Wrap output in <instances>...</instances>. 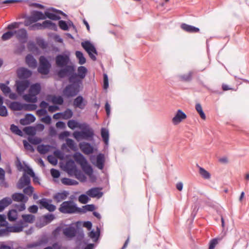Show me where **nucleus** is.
Listing matches in <instances>:
<instances>
[{
	"instance_id": "bf43d9fd",
	"label": "nucleus",
	"mask_w": 249,
	"mask_h": 249,
	"mask_svg": "<svg viewBox=\"0 0 249 249\" xmlns=\"http://www.w3.org/2000/svg\"><path fill=\"white\" fill-rule=\"evenodd\" d=\"M89 200V198L88 196L83 194L80 195L78 197V201L82 204H86Z\"/></svg>"
},
{
	"instance_id": "774afa93",
	"label": "nucleus",
	"mask_w": 249,
	"mask_h": 249,
	"mask_svg": "<svg viewBox=\"0 0 249 249\" xmlns=\"http://www.w3.org/2000/svg\"><path fill=\"white\" fill-rule=\"evenodd\" d=\"M8 115V112L6 107L4 106L0 107V116L2 117H6Z\"/></svg>"
},
{
	"instance_id": "39448f33",
	"label": "nucleus",
	"mask_w": 249,
	"mask_h": 249,
	"mask_svg": "<svg viewBox=\"0 0 249 249\" xmlns=\"http://www.w3.org/2000/svg\"><path fill=\"white\" fill-rule=\"evenodd\" d=\"M39 61V65L37 69L38 72L41 74H48L51 68V63L44 56H40Z\"/></svg>"
},
{
	"instance_id": "a878e982",
	"label": "nucleus",
	"mask_w": 249,
	"mask_h": 249,
	"mask_svg": "<svg viewBox=\"0 0 249 249\" xmlns=\"http://www.w3.org/2000/svg\"><path fill=\"white\" fill-rule=\"evenodd\" d=\"M12 202V199L9 197H6L0 200V212L10 205Z\"/></svg>"
},
{
	"instance_id": "338daca9",
	"label": "nucleus",
	"mask_w": 249,
	"mask_h": 249,
	"mask_svg": "<svg viewBox=\"0 0 249 249\" xmlns=\"http://www.w3.org/2000/svg\"><path fill=\"white\" fill-rule=\"evenodd\" d=\"M25 118L29 124L33 123L36 120V117L32 114H27L25 116Z\"/></svg>"
},
{
	"instance_id": "680f3d73",
	"label": "nucleus",
	"mask_w": 249,
	"mask_h": 249,
	"mask_svg": "<svg viewBox=\"0 0 249 249\" xmlns=\"http://www.w3.org/2000/svg\"><path fill=\"white\" fill-rule=\"evenodd\" d=\"M28 141L31 143L33 144H38L41 142V140L36 137H29Z\"/></svg>"
},
{
	"instance_id": "ddd939ff",
	"label": "nucleus",
	"mask_w": 249,
	"mask_h": 249,
	"mask_svg": "<svg viewBox=\"0 0 249 249\" xmlns=\"http://www.w3.org/2000/svg\"><path fill=\"white\" fill-rule=\"evenodd\" d=\"M17 38L21 43H25L27 40V33L25 29L22 28L14 31Z\"/></svg>"
},
{
	"instance_id": "f03ea898",
	"label": "nucleus",
	"mask_w": 249,
	"mask_h": 249,
	"mask_svg": "<svg viewBox=\"0 0 249 249\" xmlns=\"http://www.w3.org/2000/svg\"><path fill=\"white\" fill-rule=\"evenodd\" d=\"M59 211L64 214H73L82 212V209L77 206L73 201H65L63 202L58 208Z\"/></svg>"
},
{
	"instance_id": "49530a36",
	"label": "nucleus",
	"mask_w": 249,
	"mask_h": 249,
	"mask_svg": "<svg viewBox=\"0 0 249 249\" xmlns=\"http://www.w3.org/2000/svg\"><path fill=\"white\" fill-rule=\"evenodd\" d=\"M0 89L5 96H7L11 91V89L3 83L0 84Z\"/></svg>"
},
{
	"instance_id": "412c9836",
	"label": "nucleus",
	"mask_w": 249,
	"mask_h": 249,
	"mask_svg": "<svg viewBox=\"0 0 249 249\" xmlns=\"http://www.w3.org/2000/svg\"><path fill=\"white\" fill-rule=\"evenodd\" d=\"M79 147L81 151L86 155L91 154L93 152V147L88 142H81L79 144Z\"/></svg>"
},
{
	"instance_id": "6e6d98bb",
	"label": "nucleus",
	"mask_w": 249,
	"mask_h": 249,
	"mask_svg": "<svg viewBox=\"0 0 249 249\" xmlns=\"http://www.w3.org/2000/svg\"><path fill=\"white\" fill-rule=\"evenodd\" d=\"M43 22L42 23H36L34 24H32L31 26H30L29 27V30L35 31L37 30H42L43 29Z\"/></svg>"
},
{
	"instance_id": "1a4fd4ad",
	"label": "nucleus",
	"mask_w": 249,
	"mask_h": 249,
	"mask_svg": "<svg viewBox=\"0 0 249 249\" xmlns=\"http://www.w3.org/2000/svg\"><path fill=\"white\" fill-rule=\"evenodd\" d=\"M52 202L51 199L45 198H42L38 201L40 209H46L50 212H54L56 210V206L51 204Z\"/></svg>"
},
{
	"instance_id": "9d476101",
	"label": "nucleus",
	"mask_w": 249,
	"mask_h": 249,
	"mask_svg": "<svg viewBox=\"0 0 249 249\" xmlns=\"http://www.w3.org/2000/svg\"><path fill=\"white\" fill-rule=\"evenodd\" d=\"M52 202L51 199L45 198H42L38 201L40 209H46L50 212H54L56 210V206L51 204Z\"/></svg>"
},
{
	"instance_id": "4468645a",
	"label": "nucleus",
	"mask_w": 249,
	"mask_h": 249,
	"mask_svg": "<svg viewBox=\"0 0 249 249\" xmlns=\"http://www.w3.org/2000/svg\"><path fill=\"white\" fill-rule=\"evenodd\" d=\"M31 179L29 176L25 173H24L23 176L20 178L17 184V187L18 189L24 188L25 186L30 185Z\"/></svg>"
},
{
	"instance_id": "3c124183",
	"label": "nucleus",
	"mask_w": 249,
	"mask_h": 249,
	"mask_svg": "<svg viewBox=\"0 0 249 249\" xmlns=\"http://www.w3.org/2000/svg\"><path fill=\"white\" fill-rule=\"evenodd\" d=\"M10 130L13 133L18 136H22L23 135L22 131L20 130L17 125L14 124L11 125Z\"/></svg>"
},
{
	"instance_id": "f704fd0d",
	"label": "nucleus",
	"mask_w": 249,
	"mask_h": 249,
	"mask_svg": "<svg viewBox=\"0 0 249 249\" xmlns=\"http://www.w3.org/2000/svg\"><path fill=\"white\" fill-rule=\"evenodd\" d=\"M32 16L33 17L34 19L36 20V22L40 19H46L45 14H44L42 12L40 11H34L32 14Z\"/></svg>"
},
{
	"instance_id": "7c9ffc66",
	"label": "nucleus",
	"mask_w": 249,
	"mask_h": 249,
	"mask_svg": "<svg viewBox=\"0 0 249 249\" xmlns=\"http://www.w3.org/2000/svg\"><path fill=\"white\" fill-rule=\"evenodd\" d=\"M105 162V158L103 154H99L97 156L96 166L100 169H103L104 168Z\"/></svg>"
},
{
	"instance_id": "c03bdc74",
	"label": "nucleus",
	"mask_w": 249,
	"mask_h": 249,
	"mask_svg": "<svg viewBox=\"0 0 249 249\" xmlns=\"http://www.w3.org/2000/svg\"><path fill=\"white\" fill-rule=\"evenodd\" d=\"M193 71H190L187 74H182L179 76V78L183 81H190L192 79Z\"/></svg>"
},
{
	"instance_id": "f3484780",
	"label": "nucleus",
	"mask_w": 249,
	"mask_h": 249,
	"mask_svg": "<svg viewBox=\"0 0 249 249\" xmlns=\"http://www.w3.org/2000/svg\"><path fill=\"white\" fill-rule=\"evenodd\" d=\"M17 73L18 77L20 79L28 78L30 77L32 74V72L30 70L24 67L18 69Z\"/></svg>"
},
{
	"instance_id": "de8ad7c7",
	"label": "nucleus",
	"mask_w": 249,
	"mask_h": 249,
	"mask_svg": "<svg viewBox=\"0 0 249 249\" xmlns=\"http://www.w3.org/2000/svg\"><path fill=\"white\" fill-rule=\"evenodd\" d=\"M93 134V132L91 129H88L86 130H83L82 131L83 139H88V138H92Z\"/></svg>"
},
{
	"instance_id": "dca6fc26",
	"label": "nucleus",
	"mask_w": 249,
	"mask_h": 249,
	"mask_svg": "<svg viewBox=\"0 0 249 249\" xmlns=\"http://www.w3.org/2000/svg\"><path fill=\"white\" fill-rule=\"evenodd\" d=\"M187 118L186 115L180 109H178L172 119V123L177 125Z\"/></svg>"
},
{
	"instance_id": "e433bc0d",
	"label": "nucleus",
	"mask_w": 249,
	"mask_h": 249,
	"mask_svg": "<svg viewBox=\"0 0 249 249\" xmlns=\"http://www.w3.org/2000/svg\"><path fill=\"white\" fill-rule=\"evenodd\" d=\"M77 72V77H79L82 79L86 76V74L87 72V69L84 66H80L78 67Z\"/></svg>"
},
{
	"instance_id": "a18cd8bd",
	"label": "nucleus",
	"mask_w": 249,
	"mask_h": 249,
	"mask_svg": "<svg viewBox=\"0 0 249 249\" xmlns=\"http://www.w3.org/2000/svg\"><path fill=\"white\" fill-rule=\"evenodd\" d=\"M195 108L198 113L199 114L201 118L203 120L206 119V115L204 113L201 105L199 103H197L196 105Z\"/></svg>"
},
{
	"instance_id": "ea45409f",
	"label": "nucleus",
	"mask_w": 249,
	"mask_h": 249,
	"mask_svg": "<svg viewBox=\"0 0 249 249\" xmlns=\"http://www.w3.org/2000/svg\"><path fill=\"white\" fill-rule=\"evenodd\" d=\"M101 136L105 143L108 144L109 139V132L107 129L102 128L101 129Z\"/></svg>"
},
{
	"instance_id": "8fccbe9b",
	"label": "nucleus",
	"mask_w": 249,
	"mask_h": 249,
	"mask_svg": "<svg viewBox=\"0 0 249 249\" xmlns=\"http://www.w3.org/2000/svg\"><path fill=\"white\" fill-rule=\"evenodd\" d=\"M222 240L221 238H215L212 239L209 243V249H214L215 246L218 244V242Z\"/></svg>"
},
{
	"instance_id": "58836bf2",
	"label": "nucleus",
	"mask_w": 249,
	"mask_h": 249,
	"mask_svg": "<svg viewBox=\"0 0 249 249\" xmlns=\"http://www.w3.org/2000/svg\"><path fill=\"white\" fill-rule=\"evenodd\" d=\"M75 55L78 60L79 63L80 65L84 64L86 63V59L84 56L83 53L79 51H76Z\"/></svg>"
},
{
	"instance_id": "bb28decb",
	"label": "nucleus",
	"mask_w": 249,
	"mask_h": 249,
	"mask_svg": "<svg viewBox=\"0 0 249 249\" xmlns=\"http://www.w3.org/2000/svg\"><path fill=\"white\" fill-rule=\"evenodd\" d=\"M181 28L184 31L188 33H197L199 31V29L195 26L189 25L185 23H183L181 25Z\"/></svg>"
},
{
	"instance_id": "9b49d317",
	"label": "nucleus",
	"mask_w": 249,
	"mask_h": 249,
	"mask_svg": "<svg viewBox=\"0 0 249 249\" xmlns=\"http://www.w3.org/2000/svg\"><path fill=\"white\" fill-rule=\"evenodd\" d=\"M70 62V56L68 54H58L55 57V63L57 67L63 68Z\"/></svg>"
},
{
	"instance_id": "2eb2a0df",
	"label": "nucleus",
	"mask_w": 249,
	"mask_h": 249,
	"mask_svg": "<svg viewBox=\"0 0 249 249\" xmlns=\"http://www.w3.org/2000/svg\"><path fill=\"white\" fill-rule=\"evenodd\" d=\"M30 82L28 80H22L16 82L17 91L19 94H22L29 86Z\"/></svg>"
},
{
	"instance_id": "4d7b16f0",
	"label": "nucleus",
	"mask_w": 249,
	"mask_h": 249,
	"mask_svg": "<svg viewBox=\"0 0 249 249\" xmlns=\"http://www.w3.org/2000/svg\"><path fill=\"white\" fill-rule=\"evenodd\" d=\"M68 126L71 129H74L79 126L78 123L74 120H69L67 123Z\"/></svg>"
},
{
	"instance_id": "c756f323",
	"label": "nucleus",
	"mask_w": 249,
	"mask_h": 249,
	"mask_svg": "<svg viewBox=\"0 0 249 249\" xmlns=\"http://www.w3.org/2000/svg\"><path fill=\"white\" fill-rule=\"evenodd\" d=\"M10 108L14 111H20L23 110V104L19 102H13L9 106Z\"/></svg>"
},
{
	"instance_id": "c85d7f7f",
	"label": "nucleus",
	"mask_w": 249,
	"mask_h": 249,
	"mask_svg": "<svg viewBox=\"0 0 249 249\" xmlns=\"http://www.w3.org/2000/svg\"><path fill=\"white\" fill-rule=\"evenodd\" d=\"M49 98H51V101L54 104L61 105L64 103V100L60 96L49 95L48 96V100H49Z\"/></svg>"
},
{
	"instance_id": "4c0bfd02",
	"label": "nucleus",
	"mask_w": 249,
	"mask_h": 249,
	"mask_svg": "<svg viewBox=\"0 0 249 249\" xmlns=\"http://www.w3.org/2000/svg\"><path fill=\"white\" fill-rule=\"evenodd\" d=\"M74 175L76 178L81 182H85L87 180L86 176L80 170H75Z\"/></svg>"
},
{
	"instance_id": "a19ab883",
	"label": "nucleus",
	"mask_w": 249,
	"mask_h": 249,
	"mask_svg": "<svg viewBox=\"0 0 249 249\" xmlns=\"http://www.w3.org/2000/svg\"><path fill=\"white\" fill-rule=\"evenodd\" d=\"M61 182L66 185H75L78 184L77 181L66 178L61 179Z\"/></svg>"
},
{
	"instance_id": "72a5a7b5",
	"label": "nucleus",
	"mask_w": 249,
	"mask_h": 249,
	"mask_svg": "<svg viewBox=\"0 0 249 249\" xmlns=\"http://www.w3.org/2000/svg\"><path fill=\"white\" fill-rule=\"evenodd\" d=\"M7 216L10 221H15L18 218V212L16 210H11L9 211Z\"/></svg>"
},
{
	"instance_id": "79ce46f5",
	"label": "nucleus",
	"mask_w": 249,
	"mask_h": 249,
	"mask_svg": "<svg viewBox=\"0 0 249 249\" xmlns=\"http://www.w3.org/2000/svg\"><path fill=\"white\" fill-rule=\"evenodd\" d=\"M43 222L45 224H48L51 223L55 218L54 214L52 213H48L43 216L42 217Z\"/></svg>"
},
{
	"instance_id": "5701e85b",
	"label": "nucleus",
	"mask_w": 249,
	"mask_h": 249,
	"mask_svg": "<svg viewBox=\"0 0 249 249\" xmlns=\"http://www.w3.org/2000/svg\"><path fill=\"white\" fill-rule=\"evenodd\" d=\"M25 62L27 65L31 68L35 69L36 67L37 62L34 57L31 54H28L25 57Z\"/></svg>"
},
{
	"instance_id": "13d9d810",
	"label": "nucleus",
	"mask_w": 249,
	"mask_h": 249,
	"mask_svg": "<svg viewBox=\"0 0 249 249\" xmlns=\"http://www.w3.org/2000/svg\"><path fill=\"white\" fill-rule=\"evenodd\" d=\"M14 35V31H8L2 36L1 38L3 40H7L10 39Z\"/></svg>"
},
{
	"instance_id": "cd10ccee",
	"label": "nucleus",
	"mask_w": 249,
	"mask_h": 249,
	"mask_svg": "<svg viewBox=\"0 0 249 249\" xmlns=\"http://www.w3.org/2000/svg\"><path fill=\"white\" fill-rule=\"evenodd\" d=\"M43 29H48L55 31L57 30L56 25L50 20H45L43 22Z\"/></svg>"
},
{
	"instance_id": "423d86ee",
	"label": "nucleus",
	"mask_w": 249,
	"mask_h": 249,
	"mask_svg": "<svg viewBox=\"0 0 249 249\" xmlns=\"http://www.w3.org/2000/svg\"><path fill=\"white\" fill-rule=\"evenodd\" d=\"M81 46L89 54V57L93 60H96L95 55H97V52L94 45L89 41H86L81 43Z\"/></svg>"
},
{
	"instance_id": "393cba45",
	"label": "nucleus",
	"mask_w": 249,
	"mask_h": 249,
	"mask_svg": "<svg viewBox=\"0 0 249 249\" xmlns=\"http://www.w3.org/2000/svg\"><path fill=\"white\" fill-rule=\"evenodd\" d=\"M63 234L67 237L72 238L75 236L76 231L74 227H69L63 230Z\"/></svg>"
},
{
	"instance_id": "7ed1b4c3",
	"label": "nucleus",
	"mask_w": 249,
	"mask_h": 249,
	"mask_svg": "<svg viewBox=\"0 0 249 249\" xmlns=\"http://www.w3.org/2000/svg\"><path fill=\"white\" fill-rule=\"evenodd\" d=\"M73 158L75 161L81 165L84 173L90 177L92 175L93 169L91 166L88 164V161L84 156L80 153H76L74 155Z\"/></svg>"
},
{
	"instance_id": "473e14b6",
	"label": "nucleus",
	"mask_w": 249,
	"mask_h": 249,
	"mask_svg": "<svg viewBox=\"0 0 249 249\" xmlns=\"http://www.w3.org/2000/svg\"><path fill=\"white\" fill-rule=\"evenodd\" d=\"M50 148V145L41 144L37 146V150L41 154H45L49 152Z\"/></svg>"
},
{
	"instance_id": "20e7f679",
	"label": "nucleus",
	"mask_w": 249,
	"mask_h": 249,
	"mask_svg": "<svg viewBox=\"0 0 249 249\" xmlns=\"http://www.w3.org/2000/svg\"><path fill=\"white\" fill-rule=\"evenodd\" d=\"M41 90V86L39 83L32 85L29 90V93L23 95V99L28 102L35 103L37 101L36 95Z\"/></svg>"
},
{
	"instance_id": "aec40b11",
	"label": "nucleus",
	"mask_w": 249,
	"mask_h": 249,
	"mask_svg": "<svg viewBox=\"0 0 249 249\" xmlns=\"http://www.w3.org/2000/svg\"><path fill=\"white\" fill-rule=\"evenodd\" d=\"M101 189L97 187H94L90 189L87 192L88 196L91 197L100 198L103 196V193L100 191Z\"/></svg>"
},
{
	"instance_id": "f8f14e48",
	"label": "nucleus",
	"mask_w": 249,
	"mask_h": 249,
	"mask_svg": "<svg viewBox=\"0 0 249 249\" xmlns=\"http://www.w3.org/2000/svg\"><path fill=\"white\" fill-rule=\"evenodd\" d=\"M49 10L55 12V13H53L50 11H45V16L46 17V18H48L51 19L52 20H59L61 18L57 14H59L64 15V16H66V15L65 13H64L62 11L57 10L54 8H51L49 9Z\"/></svg>"
},
{
	"instance_id": "e2e57ef3",
	"label": "nucleus",
	"mask_w": 249,
	"mask_h": 249,
	"mask_svg": "<svg viewBox=\"0 0 249 249\" xmlns=\"http://www.w3.org/2000/svg\"><path fill=\"white\" fill-rule=\"evenodd\" d=\"M23 144L24 148L30 152H33L34 151V148L33 146L29 143L26 140L23 141Z\"/></svg>"
},
{
	"instance_id": "864d4df0",
	"label": "nucleus",
	"mask_w": 249,
	"mask_h": 249,
	"mask_svg": "<svg viewBox=\"0 0 249 249\" xmlns=\"http://www.w3.org/2000/svg\"><path fill=\"white\" fill-rule=\"evenodd\" d=\"M34 191V188L31 185L27 186L26 187L24 188L23 190L24 194L29 196H31L32 195Z\"/></svg>"
},
{
	"instance_id": "69168bd1",
	"label": "nucleus",
	"mask_w": 249,
	"mask_h": 249,
	"mask_svg": "<svg viewBox=\"0 0 249 249\" xmlns=\"http://www.w3.org/2000/svg\"><path fill=\"white\" fill-rule=\"evenodd\" d=\"M47 159L49 162L52 164L53 165H55L57 163L58 160L53 155L48 156Z\"/></svg>"
},
{
	"instance_id": "37998d69",
	"label": "nucleus",
	"mask_w": 249,
	"mask_h": 249,
	"mask_svg": "<svg viewBox=\"0 0 249 249\" xmlns=\"http://www.w3.org/2000/svg\"><path fill=\"white\" fill-rule=\"evenodd\" d=\"M199 168V173L201 176V177L206 179H209L211 178V174L206 171L205 169L200 166H198Z\"/></svg>"
},
{
	"instance_id": "6ab92c4d",
	"label": "nucleus",
	"mask_w": 249,
	"mask_h": 249,
	"mask_svg": "<svg viewBox=\"0 0 249 249\" xmlns=\"http://www.w3.org/2000/svg\"><path fill=\"white\" fill-rule=\"evenodd\" d=\"M8 227L10 232L17 233L22 231L25 226L23 225V221L21 220L19 221L16 225Z\"/></svg>"
},
{
	"instance_id": "6e6552de",
	"label": "nucleus",
	"mask_w": 249,
	"mask_h": 249,
	"mask_svg": "<svg viewBox=\"0 0 249 249\" xmlns=\"http://www.w3.org/2000/svg\"><path fill=\"white\" fill-rule=\"evenodd\" d=\"M52 202L51 199L45 198H42L38 201L40 209H46L50 212H54L56 210V206L51 204Z\"/></svg>"
},
{
	"instance_id": "a211bd4d",
	"label": "nucleus",
	"mask_w": 249,
	"mask_h": 249,
	"mask_svg": "<svg viewBox=\"0 0 249 249\" xmlns=\"http://www.w3.org/2000/svg\"><path fill=\"white\" fill-rule=\"evenodd\" d=\"M69 195V192L67 191H63L61 192H58L53 195V198L56 203H60L65 200Z\"/></svg>"
},
{
	"instance_id": "2f4dec72",
	"label": "nucleus",
	"mask_w": 249,
	"mask_h": 249,
	"mask_svg": "<svg viewBox=\"0 0 249 249\" xmlns=\"http://www.w3.org/2000/svg\"><path fill=\"white\" fill-rule=\"evenodd\" d=\"M21 217L22 218V221H23V225L24 223H33L35 220V216L32 214H22Z\"/></svg>"
},
{
	"instance_id": "5fc2aeb1",
	"label": "nucleus",
	"mask_w": 249,
	"mask_h": 249,
	"mask_svg": "<svg viewBox=\"0 0 249 249\" xmlns=\"http://www.w3.org/2000/svg\"><path fill=\"white\" fill-rule=\"evenodd\" d=\"M36 107V104H23V110L26 111L35 110Z\"/></svg>"
},
{
	"instance_id": "09e8293b",
	"label": "nucleus",
	"mask_w": 249,
	"mask_h": 249,
	"mask_svg": "<svg viewBox=\"0 0 249 249\" xmlns=\"http://www.w3.org/2000/svg\"><path fill=\"white\" fill-rule=\"evenodd\" d=\"M67 146L72 150L76 151L77 147L73 140L71 139L67 138L66 140Z\"/></svg>"
},
{
	"instance_id": "0eeeda50",
	"label": "nucleus",
	"mask_w": 249,
	"mask_h": 249,
	"mask_svg": "<svg viewBox=\"0 0 249 249\" xmlns=\"http://www.w3.org/2000/svg\"><path fill=\"white\" fill-rule=\"evenodd\" d=\"M61 68L57 73L58 76L60 78H64L66 76H69V78L73 75H77L74 72V67L72 65H67Z\"/></svg>"
},
{
	"instance_id": "f257e3e1",
	"label": "nucleus",
	"mask_w": 249,
	"mask_h": 249,
	"mask_svg": "<svg viewBox=\"0 0 249 249\" xmlns=\"http://www.w3.org/2000/svg\"><path fill=\"white\" fill-rule=\"evenodd\" d=\"M70 84L68 85L63 90L64 96L70 98L76 96L80 91V85L82 84L81 79L77 78V75H73L69 77Z\"/></svg>"
},
{
	"instance_id": "603ef678",
	"label": "nucleus",
	"mask_w": 249,
	"mask_h": 249,
	"mask_svg": "<svg viewBox=\"0 0 249 249\" xmlns=\"http://www.w3.org/2000/svg\"><path fill=\"white\" fill-rule=\"evenodd\" d=\"M36 22V20L34 19L33 17L31 15V16L27 17L24 21V24L25 26H28L29 27L30 26H31L33 23Z\"/></svg>"
},
{
	"instance_id": "4be33fe9",
	"label": "nucleus",
	"mask_w": 249,
	"mask_h": 249,
	"mask_svg": "<svg viewBox=\"0 0 249 249\" xmlns=\"http://www.w3.org/2000/svg\"><path fill=\"white\" fill-rule=\"evenodd\" d=\"M12 200L16 202L26 203L28 200V197L24 194L19 193H16L12 195Z\"/></svg>"
},
{
	"instance_id": "052dcab7",
	"label": "nucleus",
	"mask_w": 249,
	"mask_h": 249,
	"mask_svg": "<svg viewBox=\"0 0 249 249\" xmlns=\"http://www.w3.org/2000/svg\"><path fill=\"white\" fill-rule=\"evenodd\" d=\"M23 131L27 135H34L35 134V129L32 126L25 127L23 129Z\"/></svg>"
},
{
	"instance_id": "0e129e2a",
	"label": "nucleus",
	"mask_w": 249,
	"mask_h": 249,
	"mask_svg": "<svg viewBox=\"0 0 249 249\" xmlns=\"http://www.w3.org/2000/svg\"><path fill=\"white\" fill-rule=\"evenodd\" d=\"M58 25L60 28L64 31H67L69 29V27L67 23L64 20L59 21Z\"/></svg>"
},
{
	"instance_id": "b1692460",
	"label": "nucleus",
	"mask_w": 249,
	"mask_h": 249,
	"mask_svg": "<svg viewBox=\"0 0 249 249\" xmlns=\"http://www.w3.org/2000/svg\"><path fill=\"white\" fill-rule=\"evenodd\" d=\"M84 101L83 97L81 96H78L73 101V106L75 108L83 109L86 106V103H84Z\"/></svg>"
},
{
	"instance_id": "c9c22d12",
	"label": "nucleus",
	"mask_w": 249,
	"mask_h": 249,
	"mask_svg": "<svg viewBox=\"0 0 249 249\" xmlns=\"http://www.w3.org/2000/svg\"><path fill=\"white\" fill-rule=\"evenodd\" d=\"M61 118L64 120H68L73 116V112L69 108L66 109L64 112H61Z\"/></svg>"
}]
</instances>
